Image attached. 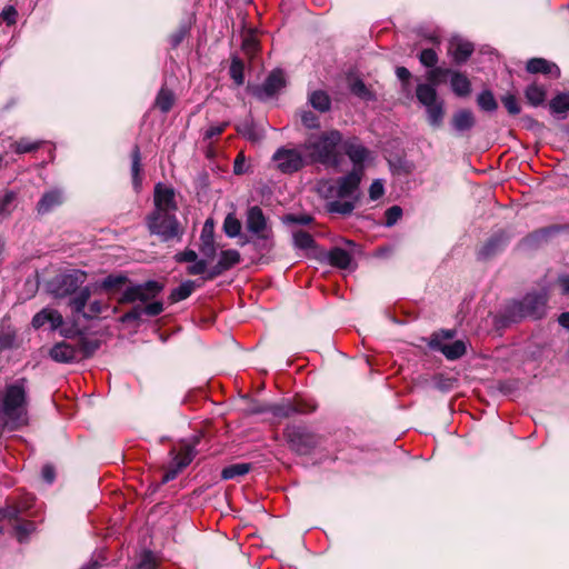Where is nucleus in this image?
<instances>
[{"label": "nucleus", "instance_id": "9b49d317", "mask_svg": "<svg viewBox=\"0 0 569 569\" xmlns=\"http://www.w3.org/2000/svg\"><path fill=\"white\" fill-rule=\"evenodd\" d=\"M91 297V290L89 287L81 288L78 293L70 299V307L73 312L81 313L84 318H94L98 317L100 313H102L107 308L108 305L94 300L89 303L88 312H84L86 305Z\"/></svg>", "mask_w": 569, "mask_h": 569}, {"label": "nucleus", "instance_id": "dca6fc26", "mask_svg": "<svg viewBox=\"0 0 569 569\" xmlns=\"http://www.w3.org/2000/svg\"><path fill=\"white\" fill-rule=\"evenodd\" d=\"M286 86L284 74L281 70L272 71L261 87H257L253 94L260 100L268 99Z\"/></svg>", "mask_w": 569, "mask_h": 569}, {"label": "nucleus", "instance_id": "8fccbe9b", "mask_svg": "<svg viewBox=\"0 0 569 569\" xmlns=\"http://www.w3.org/2000/svg\"><path fill=\"white\" fill-rule=\"evenodd\" d=\"M312 220H313V218L310 214H292V213H290V214H286L282 218V221L286 224L296 223V224L307 226V224H310L312 222Z\"/></svg>", "mask_w": 569, "mask_h": 569}, {"label": "nucleus", "instance_id": "ddd939ff", "mask_svg": "<svg viewBox=\"0 0 569 569\" xmlns=\"http://www.w3.org/2000/svg\"><path fill=\"white\" fill-rule=\"evenodd\" d=\"M316 407L313 405L307 403L305 401H289L284 400L280 403L270 405L267 409L268 412L272 413L278 418H288L292 415L297 413H309L315 411Z\"/></svg>", "mask_w": 569, "mask_h": 569}, {"label": "nucleus", "instance_id": "a19ab883", "mask_svg": "<svg viewBox=\"0 0 569 569\" xmlns=\"http://www.w3.org/2000/svg\"><path fill=\"white\" fill-rule=\"evenodd\" d=\"M241 49L243 53L249 58H253L257 54V52L259 51V41L254 37V34L248 33L244 36Z\"/></svg>", "mask_w": 569, "mask_h": 569}, {"label": "nucleus", "instance_id": "2eb2a0df", "mask_svg": "<svg viewBox=\"0 0 569 569\" xmlns=\"http://www.w3.org/2000/svg\"><path fill=\"white\" fill-rule=\"evenodd\" d=\"M429 346L431 349L440 351L448 360H457L467 351V343L463 340L443 342L439 335L432 336Z\"/></svg>", "mask_w": 569, "mask_h": 569}, {"label": "nucleus", "instance_id": "5fc2aeb1", "mask_svg": "<svg viewBox=\"0 0 569 569\" xmlns=\"http://www.w3.org/2000/svg\"><path fill=\"white\" fill-rule=\"evenodd\" d=\"M144 315L143 306L137 305L131 310L122 315L121 322H131L139 320Z\"/></svg>", "mask_w": 569, "mask_h": 569}, {"label": "nucleus", "instance_id": "e433bc0d", "mask_svg": "<svg viewBox=\"0 0 569 569\" xmlns=\"http://www.w3.org/2000/svg\"><path fill=\"white\" fill-rule=\"evenodd\" d=\"M128 278L123 274H109L100 283L99 288L106 291H112L120 289L126 282Z\"/></svg>", "mask_w": 569, "mask_h": 569}, {"label": "nucleus", "instance_id": "ea45409f", "mask_svg": "<svg viewBox=\"0 0 569 569\" xmlns=\"http://www.w3.org/2000/svg\"><path fill=\"white\" fill-rule=\"evenodd\" d=\"M478 106L485 111H495L498 108V103L490 90L482 91L477 99Z\"/></svg>", "mask_w": 569, "mask_h": 569}, {"label": "nucleus", "instance_id": "20e7f679", "mask_svg": "<svg viewBox=\"0 0 569 569\" xmlns=\"http://www.w3.org/2000/svg\"><path fill=\"white\" fill-rule=\"evenodd\" d=\"M362 177L363 173H361L360 169H352L348 174L336 180L330 191L338 199L327 203L329 212L347 216L355 210L360 196L359 187Z\"/></svg>", "mask_w": 569, "mask_h": 569}, {"label": "nucleus", "instance_id": "bb28decb", "mask_svg": "<svg viewBox=\"0 0 569 569\" xmlns=\"http://www.w3.org/2000/svg\"><path fill=\"white\" fill-rule=\"evenodd\" d=\"M452 127L457 131H466L470 130L475 124V118L471 111L469 110H459L452 117Z\"/></svg>", "mask_w": 569, "mask_h": 569}, {"label": "nucleus", "instance_id": "a18cd8bd", "mask_svg": "<svg viewBox=\"0 0 569 569\" xmlns=\"http://www.w3.org/2000/svg\"><path fill=\"white\" fill-rule=\"evenodd\" d=\"M451 76V70L441 68V67H433L427 74V79L430 82L429 84L436 88L441 82V79Z\"/></svg>", "mask_w": 569, "mask_h": 569}, {"label": "nucleus", "instance_id": "680f3d73", "mask_svg": "<svg viewBox=\"0 0 569 569\" xmlns=\"http://www.w3.org/2000/svg\"><path fill=\"white\" fill-rule=\"evenodd\" d=\"M188 33L187 27L182 26L169 37V42L172 48H177Z\"/></svg>", "mask_w": 569, "mask_h": 569}, {"label": "nucleus", "instance_id": "3c124183", "mask_svg": "<svg viewBox=\"0 0 569 569\" xmlns=\"http://www.w3.org/2000/svg\"><path fill=\"white\" fill-rule=\"evenodd\" d=\"M419 60L425 67L433 68L438 62V56L433 49H425L420 52Z\"/></svg>", "mask_w": 569, "mask_h": 569}, {"label": "nucleus", "instance_id": "13d9d810", "mask_svg": "<svg viewBox=\"0 0 569 569\" xmlns=\"http://www.w3.org/2000/svg\"><path fill=\"white\" fill-rule=\"evenodd\" d=\"M201 242H214V228L213 222L211 220H207L203 224L201 236Z\"/></svg>", "mask_w": 569, "mask_h": 569}, {"label": "nucleus", "instance_id": "f257e3e1", "mask_svg": "<svg viewBox=\"0 0 569 569\" xmlns=\"http://www.w3.org/2000/svg\"><path fill=\"white\" fill-rule=\"evenodd\" d=\"M153 210L146 217L149 232L158 236L163 242L180 239L183 229L176 214L178 206L174 190L163 183H157L153 191Z\"/></svg>", "mask_w": 569, "mask_h": 569}, {"label": "nucleus", "instance_id": "f704fd0d", "mask_svg": "<svg viewBox=\"0 0 569 569\" xmlns=\"http://www.w3.org/2000/svg\"><path fill=\"white\" fill-rule=\"evenodd\" d=\"M194 282L191 280L183 281L179 287L174 288L169 299L171 302H179L187 299L194 290Z\"/></svg>", "mask_w": 569, "mask_h": 569}, {"label": "nucleus", "instance_id": "f3484780", "mask_svg": "<svg viewBox=\"0 0 569 569\" xmlns=\"http://www.w3.org/2000/svg\"><path fill=\"white\" fill-rule=\"evenodd\" d=\"M240 262V253L234 249L222 250L219 260L206 274V280H212Z\"/></svg>", "mask_w": 569, "mask_h": 569}, {"label": "nucleus", "instance_id": "4be33fe9", "mask_svg": "<svg viewBox=\"0 0 569 569\" xmlns=\"http://www.w3.org/2000/svg\"><path fill=\"white\" fill-rule=\"evenodd\" d=\"M64 197L60 189H51L42 194L37 203V212L39 214H47L54 208L63 203Z\"/></svg>", "mask_w": 569, "mask_h": 569}, {"label": "nucleus", "instance_id": "6e6d98bb", "mask_svg": "<svg viewBox=\"0 0 569 569\" xmlns=\"http://www.w3.org/2000/svg\"><path fill=\"white\" fill-rule=\"evenodd\" d=\"M402 216V209L399 206H392L386 211V224L393 226Z\"/></svg>", "mask_w": 569, "mask_h": 569}, {"label": "nucleus", "instance_id": "e2e57ef3", "mask_svg": "<svg viewBox=\"0 0 569 569\" xmlns=\"http://www.w3.org/2000/svg\"><path fill=\"white\" fill-rule=\"evenodd\" d=\"M385 188L381 180H375L369 188V196L371 200H378L383 196Z\"/></svg>", "mask_w": 569, "mask_h": 569}, {"label": "nucleus", "instance_id": "9d476101", "mask_svg": "<svg viewBox=\"0 0 569 569\" xmlns=\"http://www.w3.org/2000/svg\"><path fill=\"white\" fill-rule=\"evenodd\" d=\"M306 159L299 150L283 147L279 148L272 156L276 168L286 174L299 171L307 163Z\"/></svg>", "mask_w": 569, "mask_h": 569}, {"label": "nucleus", "instance_id": "c03bdc74", "mask_svg": "<svg viewBox=\"0 0 569 569\" xmlns=\"http://www.w3.org/2000/svg\"><path fill=\"white\" fill-rule=\"evenodd\" d=\"M223 230L228 237L234 238L240 234L241 223L234 216L228 214L223 222Z\"/></svg>", "mask_w": 569, "mask_h": 569}, {"label": "nucleus", "instance_id": "338daca9", "mask_svg": "<svg viewBox=\"0 0 569 569\" xmlns=\"http://www.w3.org/2000/svg\"><path fill=\"white\" fill-rule=\"evenodd\" d=\"M206 270H207V261L203 259L196 260L192 266L188 267V273L193 274V276L202 274L206 272Z\"/></svg>", "mask_w": 569, "mask_h": 569}, {"label": "nucleus", "instance_id": "f03ea898", "mask_svg": "<svg viewBox=\"0 0 569 569\" xmlns=\"http://www.w3.org/2000/svg\"><path fill=\"white\" fill-rule=\"evenodd\" d=\"M28 389L24 378L4 387L0 397V418L10 430L19 429L28 423Z\"/></svg>", "mask_w": 569, "mask_h": 569}, {"label": "nucleus", "instance_id": "7ed1b4c3", "mask_svg": "<svg viewBox=\"0 0 569 569\" xmlns=\"http://www.w3.org/2000/svg\"><path fill=\"white\" fill-rule=\"evenodd\" d=\"M342 144V134L332 129L320 134L310 136L301 146L310 163H321L337 168L340 164L338 147Z\"/></svg>", "mask_w": 569, "mask_h": 569}, {"label": "nucleus", "instance_id": "4d7b16f0", "mask_svg": "<svg viewBox=\"0 0 569 569\" xmlns=\"http://www.w3.org/2000/svg\"><path fill=\"white\" fill-rule=\"evenodd\" d=\"M17 17H18V11L12 6L6 7L0 14L1 20L4 21L8 26L16 24Z\"/></svg>", "mask_w": 569, "mask_h": 569}, {"label": "nucleus", "instance_id": "0e129e2a", "mask_svg": "<svg viewBox=\"0 0 569 569\" xmlns=\"http://www.w3.org/2000/svg\"><path fill=\"white\" fill-rule=\"evenodd\" d=\"M248 171L246 158L242 152H240L234 159L233 163V172L236 174H243Z\"/></svg>", "mask_w": 569, "mask_h": 569}, {"label": "nucleus", "instance_id": "603ef678", "mask_svg": "<svg viewBox=\"0 0 569 569\" xmlns=\"http://www.w3.org/2000/svg\"><path fill=\"white\" fill-rule=\"evenodd\" d=\"M301 122L308 129H317L320 127L319 118L312 111H302Z\"/></svg>", "mask_w": 569, "mask_h": 569}, {"label": "nucleus", "instance_id": "09e8293b", "mask_svg": "<svg viewBox=\"0 0 569 569\" xmlns=\"http://www.w3.org/2000/svg\"><path fill=\"white\" fill-rule=\"evenodd\" d=\"M16 199L13 191H6L0 196V216H8L11 212V206Z\"/></svg>", "mask_w": 569, "mask_h": 569}, {"label": "nucleus", "instance_id": "423d86ee", "mask_svg": "<svg viewBox=\"0 0 569 569\" xmlns=\"http://www.w3.org/2000/svg\"><path fill=\"white\" fill-rule=\"evenodd\" d=\"M548 297L546 293H528L520 301L513 302L509 309V317H531L539 319L545 315Z\"/></svg>", "mask_w": 569, "mask_h": 569}, {"label": "nucleus", "instance_id": "c756f323", "mask_svg": "<svg viewBox=\"0 0 569 569\" xmlns=\"http://www.w3.org/2000/svg\"><path fill=\"white\" fill-rule=\"evenodd\" d=\"M248 243H252L253 247L260 252H270L274 246L273 231L254 234L252 240H247Z\"/></svg>", "mask_w": 569, "mask_h": 569}, {"label": "nucleus", "instance_id": "052dcab7", "mask_svg": "<svg viewBox=\"0 0 569 569\" xmlns=\"http://www.w3.org/2000/svg\"><path fill=\"white\" fill-rule=\"evenodd\" d=\"M16 343V335L11 331H3L0 335V349H11Z\"/></svg>", "mask_w": 569, "mask_h": 569}, {"label": "nucleus", "instance_id": "4468645a", "mask_svg": "<svg viewBox=\"0 0 569 569\" xmlns=\"http://www.w3.org/2000/svg\"><path fill=\"white\" fill-rule=\"evenodd\" d=\"M246 228L252 236L273 231L269 219L259 206H252L247 210Z\"/></svg>", "mask_w": 569, "mask_h": 569}, {"label": "nucleus", "instance_id": "de8ad7c7", "mask_svg": "<svg viewBox=\"0 0 569 569\" xmlns=\"http://www.w3.org/2000/svg\"><path fill=\"white\" fill-rule=\"evenodd\" d=\"M137 567L138 569H157L158 559L152 551L146 550L141 553L140 561Z\"/></svg>", "mask_w": 569, "mask_h": 569}, {"label": "nucleus", "instance_id": "864d4df0", "mask_svg": "<svg viewBox=\"0 0 569 569\" xmlns=\"http://www.w3.org/2000/svg\"><path fill=\"white\" fill-rule=\"evenodd\" d=\"M501 101L510 114L515 116L520 113V106L513 94H507L502 97Z\"/></svg>", "mask_w": 569, "mask_h": 569}, {"label": "nucleus", "instance_id": "5701e85b", "mask_svg": "<svg viewBox=\"0 0 569 569\" xmlns=\"http://www.w3.org/2000/svg\"><path fill=\"white\" fill-rule=\"evenodd\" d=\"M46 323H49L50 328L56 330L63 323L62 316L54 309H42L34 315L32 326L38 329L43 327Z\"/></svg>", "mask_w": 569, "mask_h": 569}, {"label": "nucleus", "instance_id": "69168bd1", "mask_svg": "<svg viewBox=\"0 0 569 569\" xmlns=\"http://www.w3.org/2000/svg\"><path fill=\"white\" fill-rule=\"evenodd\" d=\"M228 123L223 122L221 124L217 126H210L203 133L204 139H212L214 137L220 136L224 129L227 128Z\"/></svg>", "mask_w": 569, "mask_h": 569}, {"label": "nucleus", "instance_id": "58836bf2", "mask_svg": "<svg viewBox=\"0 0 569 569\" xmlns=\"http://www.w3.org/2000/svg\"><path fill=\"white\" fill-rule=\"evenodd\" d=\"M244 64L243 62L234 57L232 58L231 64H230V77L234 81L237 86H241L244 82Z\"/></svg>", "mask_w": 569, "mask_h": 569}, {"label": "nucleus", "instance_id": "0eeeda50", "mask_svg": "<svg viewBox=\"0 0 569 569\" xmlns=\"http://www.w3.org/2000/svg\"><path fill=\"white\" fill-rule=\"evenodd\" d=\"M86 281V272L72 270L57 276L50 283L51 292L58 298H64L78 293V289Z\"/></svg>", "mask_w": 569, "mask_h": 569}, {"label": "nucleus", "instance_id": "393cba45", "mask_svg": "<svg viewBox=\"0 0 569 569\" xmlns=\"http://www.w3.org/2000/svg\"><path fill=\"white\" fill-rule=\"evenodd\" d=\"M451 89L458 97H467L471 92V83L467 76L458 71H451Z\"/></svg>", "mask_w": 569, "mask_h": 569}, {"label": "nucleus", "instance_id": "79ce46f5", "mask_svg": "<svg viewBox=\"0 0 569 569\" xmlns=\"http://www.w3.org/2000/svg\"><path fill=\"white\" fill-rule=\"evenodd\" d=\"M558 227H548L539 229L532 233H530L525 241L529 244H538L539 242L546 240L550 234L556 232Z\"/></svg>", "mask_w": 569, "mask_h": 569}, {"label": "nucleus", "instance_id": "6e6552de", "mask_svg": "<svg viewBox=\"0 0 569 569\" xmlns=\"http://www.w3.org/2000/svg\"><path fill=\"white\" fill-rule=\"evenodd\" d=\"M162 290L163 286L160 282L149 280L144 283L126 288L121 298L119 299V302L133 303L136 301H141L142 303H147L153 300Z\"/></svg>", "mask_w": 569, "mask_h": 569}, {"label": "nucleus", "instance_id": "774afa93", "mask_svg": "<svg viewBox=\"0 0 569 569\" xmlns=\"http://www.w3.org/2000/svg\"><path fill=\"white\" fill-rule=\"evenodd\" d=\"M197 253L193 250H186L176 256L178 262H194L197 260Z\"/></svg>", "mask_w": 569, "mask_h": 569}, {"label": "nucleus", "instance_id": "c85d7f7f", "mask_svg": "<svg viewBox=\"0 0 569 569\" xmlns=\"http://www.w3.org/2000/svg\"><path fill=\"white\" fill-rule=\"evenodd\" d=\"M310 104L320 112H327L331 108V100L327 92L322 90H316L309 96Z\"/></svg>", "mask_w": 569, "mask_h": 569}, {"label": "nucleus", "instance_id": "39448f33", "mask_svg": "<svg viewBox=\"0 0 569 569\" xmlns=\"http://www.w3.org/2000/svg\"><path fill=\"white\" fill-rule=\"evenodd\" d=\"M418 101L426 107L427 119L431 127L439 128L443 122V101L438 99L437 90L430 84H418L416 89Z\"/></svg>", "mask_w": 569, "mask_h": 569}, {"label": "nucleus", "instance_id": "72a5a7b5", "mask_svg": "<svg viewBox=\"0 0 569 569\" xmlns=\"http://www.w3.org/2000/svg\"><path fill=\"white\" fill-rule=\"evenodd\" d=\"M552 113L565 114L569 111V92H561L553 97L549 102Z\"/></svg>", "mask_w": 569, "mask_h": 569}, {"label": "nucleus", "instance_id": "49530a36", "mask_svg": "<svg viewBox=\"0 0 569 569\" xmlns=\"http://www.w3.org/2000/svg\"><path fill=\"white\" fill-rule=\"evenodd\" d=\"M237 131L250 141H259L261 139V134L257 132L253 124L248 121L237 126Z\"/></svg>", "mask_w": 569, "mask_h": 569}, {"label": "nucleus", "instance_id": "a878e982", "mask_svg": "<svg viewBox=\"0 0 569 569\" xmlns=\"http://www.w3.org/2000/svg\"><path fill=\"white\" fill-rule=\"evenodd\" d=\"M525 97L531 106L538 107L545 102L547 97V89L543 84L532 82L526 88Z\"/></svg>", "mask_w": 569, "mask_h": 569}, {"label": "nucleus", "instance_id": "1a4fd4ad", "mask_svg": "<svg viewBox=\"0 0 569 569\" xmlns=\"http://www.w3.org/2000/svg\"><path fill=\"white\" fill-rule=\"evenodd\" d=\"M284 436L290 448L299 455H308L318 445L317 436L302 427H288Z\"/></svg>", "mask_w": 569, "mask_h": 569}, {"label": "nucleus", "instance_id": "c9c22d12", "mask_svg": "<svg viewBox=\"0 0 569 569\" xmlns=\"http://www.w3.org/2000/svg\"><path fill=\"white\" fill-rule=\"evenodd\" d=\"M174 102V96L171 90L162 88L157 96L156 99V107L162 111L163 113H167L171 110Z\"/></svg>", "mask_w": 569, "mask_h": 569}, {"label": "nucleus", "instance_id": "cd10ccee", "mask_svg": "<svg viewBox=\"0 0 569 569\" xmlns=\"http://www.w3.org/2000/svg\"><path fill=\"white\" fill-rule=\"evenodd\" d=\"M328 261L331 266L347 269L351 263V256L349 252L341 248H333L327 254Z\"/></svg>", "mask_w": 569, "mask_h": 569}, {"label": "nucleus", "instance_id": "bf43d9fd", "mask_svg": "<svg viewBox=\"0 0 569 569\" xmlns=\"http://www.w3.org/2000/svg\"><path fill=\"white\" fill-rule=\"evenodd\" d=\"M143 311L146 316L156 317L163 311V303L161 301H150L146 306H143Z\"/></svg>", "mask_w": 569, "mask_h": 569}, {"label": "nucleus", "instance_id": "b1692460", "mask_svg": "<svg viewBox=\"0 0 569 569\" xmlns=\"http://www.w3.org/2000/svg\"><path fill=\"white\" fill-rule=\"evenodd\" d=\"M197 443L198 439H194L192 442H182L179 452L173 458V465H178L180 469H184L189 466L197 455Z\"/></svg>", "mask_w": 569, "mask_h": 569}, {"label": "nucleus", "instance_id": "a211bd4d", "mask_svg": "<svg viewBox=\"0 0 569 569\" xmlns=\"http://www.w3.org/2000/svg\"><path fill=\"white\" fill-rule=\"evenodd\" d=\"M509 236L506 231H499L488 239L478 252L480 259H489L500 252L508 243Z\"/></svg>", "mask_w": 569, "mask_h": 569}, {"label": "nucleus", "instance_id": "6ab92c4d", "mask_svg": "<svg viewBox=\"0 0 569 569\" xmlns=\"http://www.w3.org/2000/svg\"><path fill=\"white\" fill-rule=\"evenodd\" d=\"M81 356V349L73 347L67 342L57 343L50 350V357L57 362L77 361L80 359Z\"/></svg>", "mask_w": 569, "mask_h": 569}, {"label": "nucleus", "instance_id": "412c9836", "mask_svg": "<svg viewBox=\"0 0 569 569\" xmlns=\"http://www.w3.org/2000/svg\"><path fill=\"white\" fill-rule=\"evenodd\" d=\"M475 48L469 41L460 38H452L449 42L448 53L452 57L453 61L458 64L463 63L472 54Z\"/></svg>", "mask_w": 569, "mask_h": 569}, {"label": "nucleus", "instance_id": "37998d69", "mask_svg": "<svg viewBox=\"0 0 569 569\" xmlns=\"http://www.w3.org/2000/svg\"><path fill=\"white\" fill-rule=\"evenodd\" d=\"M350 90L355 96H357L363 100L370 101V100L375 99L373 93L367 88L365 82L360 79L355 80L351 83Z\"/></svg>", "mask_w": 569, "mask_h": 569}, {"label": "nucleus", "instance_id": "2f4dec72", "mask_svg": "<svg viewBox=\"0 0 569 569\" xmlns=\"http://www.w3.org/2000/svg\"><path fill=\"white\" fill-rule=\"evenodd\" d=\"M251 470L250 463H234L227 466L221 471V478L224 480L234 479L241 476L247 475Z\"/></svg>", "mask_w": 569, "mask_h": 569}, {"label": "nucleus", "instance_id": "f8f14e48", "mask_svg": "<svg viewBox=\"0 0 569 569\" xmlns=\"http://www.w3.org/2000/svg\"><path fill=\"white\" fill-rule=\"evenodd\" d=\"M341 146L345 150V153L353 164L352 169H360L361 173L365 174L363 163L370 156L369 149L360 143L359 139L356 137L349 138L345 141L342 140Z\"/></svg>", "mask_w": 569, "mask_h": 569}, {"label": "nucleus", "instance_id": "4c0bfd02", "mask_svg": "<svg viewBox=\"0 0 569 569\" xmlns=\"http://www.w3.org/2000/svg\"><path fill=\"white\" fill-rule=\"evenodd\" d=\"M292 238L295 247L299 249H311L315 247L312 236L303 230L293 231Z\"/></svg>", "mask_w": 569, "mask_h": 569}, {"label": "nucleus", "instance_id": "aec40b11", "mask_svg": "<svg viewBox=\"0 0 569 569\" xmlns=\"http://www.w3.org/2000/svg\"><path fill=\"white\" fill-rule=\"evenodd\" d=\"M526 70L529 73H542L549 76L552 79H558L560 77L559 67L556 63L548 61L543 58L529 59L526 64Z\"/></svg>", "mask_w": 569, "mask_h": 569}, {"label": "nucleus", "instance_id": "473e14b6", "mask_svg": "<svg viewBox=\"0 0 569 569\" xmlns=\"http://www.w3.org/2000/svg\"><path fill=\"white\" fill-rule=\"evenodd\" d=\"M43 144L42 140L31 141L28 138H21L11 144L12 150L18 153H28L37 151Z\"/></svg>", "mask_w": 569, "mask_h": 569}, {"label": "nucleus", "instance_id": "7c9ffc66", "mask_svg": "<svg viewBox=\"0 0 569 569\" xmlns=\"http://www.w3.org/2000/svg\"><path fill=\"white\" fill-rule=\"evenodd\" d=\"M132 163H131V174H132V184L136 191H139L141 188V157H140V149L138 146H134L132 150Z\"/></svg>", "mask_w": 569, "mask_h": 569}]
</instances>
